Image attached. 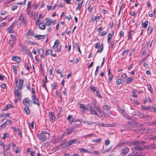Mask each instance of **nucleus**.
Instances as JSON below:
<instances>
[{
	"label": "nucleus",
	"instance_id": "40",
	"mask_svg": "<svg viewBox=\"0 0 156 156\" xmlns=\"http://www.w3.org/2000/svg\"><path fill=\"white\" fill-rule=\"evenodd\" d=\"M19 89H18V90H16L15 93L16 94V96L19 98H20V95H21V94L20 93V92L19 91Z\"/></svg>",
	"mask_w": 156,
	"mask_h": 156
},
{
	"label": "nucleus",
	"instance_id": "53",
	"mask_svg": "<svg viewBox=\"0 0 156 156\" xmlns=\"http://www.w3.org/2000/svg\"><path fill=\"white\" fill-rule=\"evenodd\" d=\"M13 68L14 70V71L15 72V74H17V70L16 68V66H13Z\"/></svg>",
	"mask_w": 156,
	"mask_h": 156
},
{
	"label": "nucleus",
	"instance_id": "39",
	"mask_svg": "<svg viewBox=\"0 0 156 156\" xmlns=\"http://www.w3.org/2000/svg\"><path fill=\"white\" fill-rule=\"evenodd\" d=\"M129 50L128 49H126V50L124 51L122 53V55H126L127 54V53L129 51Z\"/></svg>",
	"mask_w": 156,
	"mask_h": 156
},
{
	"label": "nucleus",
	"instance_id": "5",
	"mask_svg": "<svg viewBox=\"0 0 156 156\" xmlns=\"http://www.w3.org/2000/svg\"><path fill=\"white\" fill-rule=\"evenodd\" d=\"M26 19L24 18L23 16V14L22 13H21L19 16L18 20L20 21L21 23L23 25H25L27 24L26 22Z\"/></svg>",
	"mask_w": 156,
	"mask_h": 156
},
{
	"label": "nucleus",
	"instance_id": "3",
	"mask_svg": "<svg viewBox=\"0 0 156 156\" xmlns=\"http://www.w3.org/2000/svg\"><path fill=\"white\" fill-rule=\"evenodd\" d=\"M32 98L34 104L37 105L38 106L40 105V103L39 99L35 94H33L32 96Z\"/></svg>",
	"mask_w": 156,
	"mask_h": 156
},
{
	"label": "nucleus",
	"instance_id": "56",
	"mask_svg": "<svg viewBox=\"0 0 156 156\" xmlns=\"http://www.w3.org/2000/svg\"><path fill=\"white\" fill-rule=\"evenodd\" d=\"M119 35L120 36V37H123L124 36V32L121 31L119 33Z\"/></svg>",
	"mask_w": 156,
	"mask_h": 156
},
{
	"label": "nucleus",
	"instance_id": "46",
	"mask_svg": "<svg viewBox=\"0 0 156 156\" xmlns=\"http://www.w3.org/2000/svg\"><path fill=\"white\" fill-rule=\"evenodd\" d=\"M25 67L29 71L30 69L31 68V67H29L28 64L27 63H25Z\"/></svg>",
	"mask_w": 156,
	"mask_h": 156
},
{
	"label": "nucleus",
	"instance_id": "44",
	"mask_svg": "<svg viewBox=\"0 0 156 156\" xmlns=\"http://www.w3.org/2000/svg\"><path fill=\"white\" fill-rule=\"evenodd\" d=\"M100 68V66H98L96 67V70L95 72L94 75L95 76H96L97 75L98 72H99V69Z\"/></svg>",
	"mask_w": 156,
	"mask_h": 156
},
{
	"label": "nucleus",
	"instance_id": "20",
	"mask_svg": "<svg viewBox=\"0 0 156 156\" xmlns=\"http://www.w3.org/2000/svg\"><path fill=\"white\" fill-rule=\"evenodd\" d=\"M122 114L124 117L125 118L127 119H131V117H130V116H129L128 115H127V114H126L125 112L124 111H123L122 112Z\"/></svg>",
	"mask_w": 156,
	"mask_h": 156
},
{
	"label": "nucleus",
	"instance_id": "34",
	"mask_svg": "<svg viewBox=\"0 0 156 156\" xmlns=\"http://www.w3.org/2000/svg\"><path fill=\"white\" fill-rule=\"evenodd\" d=\"M147 87L148 90L150 92L152 93L153 91V90L151 86L150 85L147 84Z\"/></svg>",
	"mask_w": 156,
	"mask_h": 156
},
{
	"label": "nucleus",
	"instance_id": "54",
	"mask_svg": "<svg viewBox=\"0 0 156 156\" xmlns=\"http://www.w3.org/2000/svg\"><path fill=\"white\" fill-rule=\"evenodd\" d=\"M127 123L130 126L134 125V124L135 123V122L131 121H128Z\"/></svg>",
	"mask_w": 156,
	"mask_h": 156
},
{
	"label": "nucleus",
	"instance_id": "25",
	"mask_svg": "<svg viewBox=\"0 0 156 156\" xmlns=\"http://www.w3.org/2000/svg\"><path fill=\"white\" fill-rule=\"evenodd\" d=\"M101 139L100 138L98 139H94L92 140V142L93 143H99L101 142Z\"/></svg>",
	"mask_w": 156,
	"mask_h": 156
},
{
	"label": "nucleus",
	"instance_id": "42",
	"mask_svg": "<svg viewBox=\"0 0 156 156\" xmlns=\"http://www.w3.org/2000/svg\"><path fill=\"white\" fill-rule=\"evenodd\" d=\"M18 7V6L16 5H13L11 7V9L14 11Z\"/></svg>",
	"mask_w": 156,
	"mask_h": 156
},
{
	"label": "nucleus",
	"instance_id": "57",
	"mask_svg": "<svg viewBox=\"0 0 156 156\" xmlns=\"http://www.w3.org/2000/svg\"><path fill=\"white\" fill-rule=\"evenodd\" d=\"M106 34H107V32L106 31H103L100 34V36H103L104 35Z\"/></svg>",
	"mask_w": 156,
	"mask_h": 156
},
{
	"label": "nucleus",
	"instance_id": "15",
	"mask_svg": "<svg viewBox=\"0 0 156 156\" xmlns=\"http://www.w3.org/2000/svg\"><path fill=\"white\" fill-rule=\"evenodd\" d=\"M12 59L13 61H15L19 63L21 62V60L20 58L18 56H13L12 57Z\"/></svg>",
	"mask_w": 156,
	"mask_h": 156
},
{
	"label": "nucleus",
	"instance_id": "48",
	"mask_svg": "<svg viewBox=\"0 0 156 156\" xmlns=\"http://www.w3.org/2000/svg\"><path fill=\"white\" fill-rule=\"evenodd\" d=\"M133 32V31L131 30L130 31H129L128 32V39H131L132 38V37L131 36V34L132 32Z\"/></svg>",
	"mask_w": 156,
	"mask_h": 156
},
{
	"label": "nucleus",
	"instance_id": "4",
	"mask_svg": "<svg viewBox=\"0 0 156 156\" xmlns=\"http://www.w3.org/2000/svg\"><path fill=\"white\" fill-rule=\"evenodd\" d=\"M87 106L89 108V112L90 114L93 115H95L98 117H100L99 115L97 113L95 109L93 108L91 105H87Z\"/></svg>",
	"mask_w": 156,
	"mask_h": 156
},
{
	"label": "nucleus",
	"instance_id": "35",
	"mask_svg": "<svg viewBox=\"0 0 156 156\" xmlns=\"http://www.w3.org/2000/svg\"><path fill=\"white\" fill-rule=\"evenodd\" d=\"M62 145V144L59 145L58 146L55 147H54V150H55V151L57 150H58L60 148Z\"/></svg>",
	"mask_w": 156,
	"mask_h": 156
},
{
	"label": "nucleus",
	"instance_id": "21",
	"mask_svg": "<svg viewBox=\"0 0 156 156\" xmlns=\"http://www.w3.org/2000/svg\"><path fill=\"white\" fill-rule=\"evenodd\" d=\"M83 123L85 124L86 125H92L93 124H95L96 123L95 122H91V121H88L86 120L84 121L83 122Z\"/></svg>",
	"mask_w": 156,
	"mask_h": 156
},
{
	"label": "nucleus",
	"instance_id": "51",
	"mask_svg": "<svg viewBox=\"0 0 156 156\" xmlns=\"http://www.w3.org/2000/svg\"><path fill=\"white\" fill-rule=\"evenodd\" d=\"M96 94L97 95V96L99 98H102V97L100 95V94L98 91H96Z\"/></svg>",
	"mask_w": 156,
	"mask_h": 156
},
{
	"label": "nucleus",
	"instance_id": "43",
	"mask_svg": "<svg viewBox=\"0 0 156 156\" xmlns=\"http://www.w3.org/2000/svg\"><path fill=\"white\" fill-rule=\"evenodd\" d=\"M11 39H12V42H14L16 40V37L15 35H11Z\"/></svg>",
	"mask_w": 156,
	"mask_h": 156
},
{
	"label": "nucleus",
	"instance_id": "29",
	"mask_svg": "<svg viewBox=\"0 0 156 156\" xmlns=\"http://www.w3.org/2000/svg\"><path fill=\"white\" fill-rule=\"evenodd\" d=\"M152 28L151 26H149L147 29V33L148 34H151L152 31Z\"/></svg>",
	"mask_w": 156,
	"mask_h": 156
},
{
	"label": "nucleus",
	"instance_id": "23",
	"mask_svg": "<svg viewBox=\"0 0 156 156\" xmlns=\"http://www.w3.org/2000/svg\"><path fill=\"white\" fill-rule=\"evenodd\" d=\"M28 107V106H26L24 108L26 114L27 115H29L30 113V110Z\"/></svg>",
	"mask_w": 156,
	"mask_h": 156
},
{
	"label": "nucleus",
	"instance_id": "24",
	"mask_svg": "<svg viewBox=\"0 0 156 156\" xmlns=\"http://www.w3.org/2000/svg\"><path fill=\"white\" fill-rule=\"evenodd\" d=\"M73 132V130L71 129H68L66 132H65L63 134L62 136H67L69 134H70Z\"/></svg>",
	"mask_w": 156,
	"mask_h": 156
},
{
	"label": "nucleus",
	"instance_id": "18",
	"mask_svg": "<svg viewBox=\"0 0 156 156\" xmlns=\"http://www.w3.org/2000/svg\"><path fill=\"white\" fill-rule=\"evenodd\" d=\"M112 37V34L111 33L108 34V43L109 44L111 43V39Z\"/></svg>",
	"mask_w": 156,
	"mask_h": 156
},
{
	"label": "nucleus",
	"instance_id": "58",
	"mask_svg": "<svg viewBox=\"0 0 156 156\" xmlns=\"http://www.w3.org/2000/svg\"><path fill=\"white\" fill-rule=\"evenodd\" d=\"M71 16L70 14H69V15H66L65 16V18L69 20L71 18Z\"/></svg>",
	"mask_w": 156,
	"mask_h": 156
},
{
	"label": "nucleus",
	"instance_id": "17",
	"mask_svg": "<svg viewBox=\"0 0 156 156\" xmlns=\"http://www.w3.org/2000/svg\"><path fill=\"white\" fill-rule=\"evenodd\" d=\"M59 44V41L58 40H57L55 42L54 46L52 47L53 49H55Z\"/></svg>",
	"mask_w": 156,
	"mask_h": 156
},
{
	"label": "nucleus",
	"instance_id": "64",
	"mask_svg": "<svg viewBox=\"0 0 156 156\" xmlns=\"http://www.w3.org/2000/svg\"><path fill=\"white\" fill-rule=\"evenodd\" d=\"M47 7L48 11H50L51 9H53V7L51 5L50 6L48 5L47 6Z\"/></svg>",
	"mask_w": 156,
	"mask_h": 156
},
{
	"label": "nucleus",
	"instance_id": "37",
	"mask_svg": "<svg viewBox=\"0 0 156 156\" xmlns=\"http://www.w3.org/2000/svg\"><path fill=\"white\" fill-rule=\"evenodd\" d=\"M8 125V123H7V122L5 121L4 123H3L2 124L1 126V127L3 129L6 126Z\"/></svg>",
	"mask_w": 156,
	"mask_h": 156
},
{
	"label": "nucleus",
	"instance_id": "61",
	"mask_svg": "<svg viewBox=\"0 0 156 156\" xmlns=\"http://www.w3.org/2000/svg\"><path fill=\"white\" fill-rule=\"evenodd\" d=\"M38 51L39 52V54H44L43 50L41 48H39Z\"/></svg>",
	"mask_w": 156,
	"mask_h": 156
},
{
	"label": "nucleus",
	"instance_id": "6",
	"mask_svg": "<svg viewBox=\"0 0 156 156\" xmlns=\"http://www.w3.org/2000/svg\"><path fill=\"white\" fill-rule=\"evenodd\" d=\"M129 151V148L127 147H125L121 150V154L122 156H124L125 155H126Z\"/></svg>",
	"mask_w": 156,
	"mask_h": 156
},
{
	"label": "nucleus",
	"instance_id": "55",
	"mask_svg": "<svg viewBox=\"0 0 156 156\" xmlns=\"http://www.w3.org/2000/svg\"><path fill=\"white\" fill-rule=\"evenodd\" d=\"M101 45L100 44V42L97 43L95 46V48H98L99 47H100Z\"/></svg>",
	"mask_w": 156,
	"mask_h": 156
},
{
	"label": "nucleus",
	"instance_id": "31",
	"mask_svg": "<svg viewBox=\"0 0 156 156\" xmlns=\"http://www.w3.org/2000/svg\"><path fill=\"white\" fill-rule=\"evenodd\" d=\"M133 80V79L131 77H129L126 80V82L127 83H129L131 82Z\"/></svg>",
	"mask_w": 156,
	"mask_h": 156
},
{
	"label": "nucleus",
	"instance_id": "63",
	"mask_svg": "<svg viewBox=\"0 0 156 156\" xmlns=\"http://www.w3.org/2000/svg\"><path fill=\"white\" fill-rule=\"evenodd\" d=\"M30 155L31 156H34L35 155V152L33 151H30Z\"/></svg>",
	"mask_w": 156,
	"mask_h": 156
},
{
	"label": "nucleus",
	"instance_id": "62",
	"mask_svg": "<svg viewBox=\"0 0 156 156\" xmlns=\"http://www.w3.org/2000/svg\"><path fill=\"white\" fill-rule=\"evenodd\" d=\"M110 141L109 140H105V144L107 146V145H108L110 144Z\"/></svg>",
	"mask_w": 156,
	"mask_h": 156
},
{
	"label": "nucleus",
	"instance_id": "16",
	"mask_svg": "<svg viewBox=\"0 0 156 156\" xmlns=\"http://www.w3.org/2000/svg\"><path fill=\"white\" fill-rule=\"evenodd\" d=\"M34 37H35L37 40H39L43 39L45 37L44 35H33Z\"/></svg>",
	"mask_w": 156,
	"mask_h": 156
},
{
	"label": "nucleus",
	"instance_id": "47",
	"mask_svg": "<svg viewBox=\"0 0 156 156\" xmlns=\"http://www.w3.org/2000/svg\"><path fill=\"white\" fill-rule=\"evenodd\" d=\"M13 42H12V41L11 40L9 41L8 42V43L9 44V47L11 48H12L13 47Z\"/></svg>",
	"mask_w": 156,
	"mask_h": 156
},
{
	"label": "nucleus",
	"instance_id": "19",
	"mask_svg": "<svg viewBox=\"0 0 156 156\" xmlns=\"http://www.w3.org/2000/svg\"><path fill=\"white\" fill-rule=\"evenodd\" d=\"M24 82V80L20 79L19 80V89L22 90V85Z\"/></svg>",
	"mask_w": 156,
	"mask_h": 156
},
{
	"label": "nucleus",
	"instance_id": "30",
	"mask_svg": "<svg viewBox=\"0 0 156 156\" xmlns=\"http://www.w3.org/2000/svg\"><path fill=\"white\" fill-rule=\"evenodd\" d=\"M83 0L82 2L80 4H79L78 5L76 9V10H80V9L82 8V6L83 3Z\"/></svg>",
	"mask_w": 156,
	"mask_h": 156
},
{
	"label": "nucleus",
	"instance_id": "59",
	"mask_svg": "<svg viewBox=\"0 0 156 156\" xmlns=\"http://www.w3.org/2000/svg\"><path fill=\"white\" fill-rule=\"evenodd\" d=\"M53 68L52 67L50 69H49V74L50 75H52L53 74Z\"/></svg>",
	"mask_w": 156,
	"mask_h": 156
},
{
	"label": "nucleus",
	"instance_id": "32",
	"mask_svg": "<svg viewBox=\"0 0 156 156\" xmlns=\"http://www.w3.org/2000/svg\"><path fill=\"white\" fill-rule=\"evenodd\" d=\"M52 51L50 49H47L46 51V55H49L52 53Z\"/></svg>",
	"mask_w": 156,
	"mask_h": 156
},
{
	"label": "nucleus",
	"instance_id": "8",
	"mask_svg": "<svg viewBox=\"0 0 156 156\" xmlns=\"http://www.w3.org/2000/svg\"><path fill=\"white\" fill-rule=\"evenodd\" d=\"M80 143V141L78 140V139H75L73 140L69 141L67 143V145L66 147H67L75 143Z\"/></svg>",
	"mask_w": 156,
	"mask_h": 156
},
{
	"label": "nucleus",
	"instance_id": "38",
	"mask_svg": "<svg viewBox=\"0 0 156 156\" xmlns=\"http://www.w3.org/2000/svg\"><path fill=\"white\" fill-rule=\"evenodd\" d=\"M12 106V105H10V104H8V105H7L6 107L4 108L3 110H7L11 108Z\"/></svg>",
	"mask_w": 156,
	"mask_h": 156
},
{
	"label": "nucleus",
	"instance_id": "36",
	"mask_svg": "<svg viewBox=\"0 0 156 156\" xmlns=\"http://www.w3.org/2000/svg\"><path fill=\"white\" fill-rule=\"evenodd\" d=\"M103 108L104 109H105L106 110H108L110 108V107L108 105L105 104L104 105Z\"/></svg>",
	"mask_w": 156,
	"mask_h": 156
},
{
	"label": "nucleus",
	"instance_id": "52",
	"mask_svg": "<svg viewBox=\"0 0 156 156\" xmlns=\"http://www.w3.org/2000/svg\"><path fill=\"white\" fill-rule=\"evenodd\" d=\"M34 122L33 121H32L31 122L29 123V125L31 126L32 128H34Z\"/></svg>",
	"mask_w": 156,
	"mask_h": 156
},
{
	"label": "nucleus",
	"instance_id": "7",
	"mask_svg": "<svg viewBox=\"0 0 156 156\" xmlns=\"http://www.w3.org/2000/svg\"><path fill=\"white\" fill-rule=\"evenodd\" d=\"M15 26V23H12L6 29L8 33H13V28Z\"/></svg>",
	"mask_w": 156,
	"mask_h": 156
},
{
	"label": "nucleus",
	"instance_id": "50",
	"mask_svg": "<svg viewBox=\"0 0 156 156\" xmlns=\"http://www.w3.org/2000/svg\"><path fill=\"white\" fill-rule=\"evenodd\" d=\"M136 90H133L132 91V93L133 94V97L135 98L137 97V95L136 94Z\"/></svg>",
	"mask_w": 156,
	"mask_h": 156
},
{
	"label": "nucleus",
	"instance_id": "26",
	"mask_svg": "<svg viewBox=\"0 0 156 156\" xmlns=\"http://www.w3.org/2000/svg\"><path fill=\"white\" fill-rule=\"evenodd\" d=\"M104 48V46L102 44H101L100 48L98 49L97 51V52H99V53H101L102 52Z\"/></svg>",
	"mask_w": 156,
	"mask_h": 156
},
{
	"label": "nucleus",
	"instance_id": "22",
	"mask_svg": "<svg viewBox=\"0 0 156 156\" xmlns=\"http://www.w3.org/2000/svg\"><path fill=\"white\" fill-rule=\"evenodd\" d=\"M80 152H82L83 151L85 153H91L92 152H91L90 151L88 150L87 149H85L83 148H81L80 149Z\"/></svg>",
	"mask_w": 156,
	"mask_h": 156
},
{
	"label": "nucleus",
	"instance_id": "49",
	"mask_svg": "<svg viewBox=\"0 0 156 156\" xmlns=\"http://www.w3.org/2000/svg\"><path fill=\"white\" fill-rule=\"evenodd\" d=\"M4 147H5V148L6 149V150L8 151L9 150V149L11 148V145L10 144H9L8 145H6L5 146H3Z\"/></svg>",
	"mask_w": 156,
	"mask_h": 156
},
{
	"label": "nucleus",
	"instance_id": "1",
	"mask_svg": "<svg viewBox=\"0 0 156 156\" xmlns=\"http://www.w3.org/2000/svg\"><path fill=\"white\" fill-rule=\"evenodd\" d=\"M50 135L49 133L46 131H42L40 134H37L38 138L41 141H44L48 140Z\"/></svg>",
	"mask_w": 156,
	"mask_h": 156
},
{
	"label": "nucleus",
	"instance_id": "11",
	"mask_svg": "<svg viewBox=\"0 0 156 156\" xmlns=\"http://www.w3.org/2000/svg\"><path fill=\"white\" fill-rule=\"evenodd\" d=\"M39 28L42 30H44L46 28V25L45 23L43 22V21L41 23L39 24Z\"/></svg>",
	"mask_w": 156,
	"mask_h": 156
},
{
	"label": "nucleus",
	"instance_id": "27",
	"mask_svg": "<svg viewBox=\"0 0 156 156\" xmlns=\"http://www.w3.org/2000/svg\"><path fill=\"white\" fill-rule=\"evenodd\" d=\"M33 34L34 32L31 29H30L28 31L27 34L29 36H33V35H34Z\"/></svg>",
	"mask_w": 156,
	"mask_h": 156
},
{
	"label": "nucleus",
	"instance_id": "2",
	"mask_svg": "<svg viewBox=\"0 0 156 156\" xmlns=\"http://www.w3.org/2000/svg\"><path fill=\"white\" fill-rule=\"evenodd\" d=\"M146 141H142L141 140L134 141L133 142V144L137 145L135 147L137 150H143L144 148V145L146 143Z\"/></svg>",
	"mask_w": 156,
	"mask_h": 156
},
{
	"label": "nucleus",
	"instance_id": "12",
	"mask_svg": "<svg viewBox=\"0 0 156 156\" xmlns=\"http://www.w3.org/2000/svg\"><path fill=\"white\" fill-rule=\"evenodd\" d=\"M141 108L143 110H149L150 111H152L151 108H152V106H149L148 107L144 105L141 106Z\"/></svg>",
	"mask_w": 156,
	"mask_h": 156
},
{
	"label": "nucleus",
	"instance_id": "10",
	"mask_svg": "<svg viewBox=\"0 0 156 156\" xmlns=\"http://www.w3.org/2000/svg\"><path fill=\"white\" fill-rule=\"evenodd\" d=\"M49 116L50 120L51 122H54L55 121V117L53 112H50L49 113Z\"/></svg>",
	"mask_w": 156,
	"mask_h": 156
},
{
	"label": "nucleus",
	"instance_id": "41",
	"mask_svg": "<svg viewBox=\"0 0 156 156\" xmlns=\"http://www.w3.org/2000/svg\"><path fill=\"white\" fill-rule=\"evenodd\" d=\"M155 131V129H149L148 128L147 130V133H151L154 132Z\"/></svg>",
	"mask_w": 156,
	"mask_h": 156
},
{
	"label": "nucleus",
	"instance_id": "9",
	"mask_svg": "<svg viewBox=\"0 0 156 156\" xmlns=\"http://www.w3.org/2000/svg\"><path fill=\"white\" fill-rule=\"evenodd\" d=\"M30 100L27 98H25L23 100V104L26 106H30Z\"/></svg>",
	"mask_w": 156,
	"mask_h": 156
},
{
	"label": "nucleus",
	"instance_id": "33",
	"mask_svg": "<svg viewBox=\"0 0 156 156\" xmlns=\"http://www.w3.org/2000/svg\"><path fill=\"white\" fill-rule=\"evenodd\" d=\"M51 87L52 89H55L57 86V84L56 83H54L51 84Z\"/></svg>",
	"mask_w": 156,
	"mask_h": 156
},
{
	"label": "nucleus",
	"instance_id": "60",
	"mask_svg": "<svg viewBox=\"0 0 156 156\" xmlns=\"http://www.w3.org/2000/svg\"><path fill=\"white\" fill-rule=\"evenodd\" d=\"M90 88L91 90L93 92H94L96 90L95 87L93 86H90Z\"/></svg>",
	"mask_w": 156,
	"mask_h": 156
},
{
	"label": "nucleus",
	"instance_id": "14",
	"mask_svg": "<svg viewBox=\"0 0 156 156\" xmlns=\"http://www.w3.org/2000/svg\"><path fill=\"white\" fill-rule=\"evenodd\" d=\"M46 20V24L47 26H49L52 23V20L50 19L46 18L45 19Z\"/></svg>",
	"mask_w": 156,
	"mask_h": 156
},
{
	"label": "nucleus",
	"instance_id": "45",
	"mask_svg": "<svg viewBox=\"0 0 156 156\" xmlns=\"http://www.w3.org/2000/svg\"><path fill=\"white\" fill-rule=\"evenodd\" d=\"M56 95L58 97H60L61 100L62 99V95H60L59 93L58 92V90H56Z\"/></svg>",
	"mask_w": 156,
	"mask_h": 156
},
{
	"label": "nucleus",
	"instance_id": "13",
	"mask_svg": "<svg viewBox=\"0 0 156 156\" xmlns=\"http://www.w3.org/2000/svg\"><path fill=\"white\" fill-rule=\"evenodd\" d=\"M125 82V80L123 79H118L116 80V83L118 85L123 84Z\"/></svg>",
	"mask_w": 156,
	"mask_h": 156
},
{
	"label": "nucleus",
	"instance_id": "28",
	"mask_svg": "<svg viewBox=\"0 0 156 156\" xmlns=\"http://www.w3.org/2000/svg\"><path fill=\"white\" fill-rule=\"evenodd\" d=\"M148 22L147 21H146L145 22L143 23L142 24V27L144 29L146 28L147 27Z\"/></svg>",
	"mask_w": 156,
	"mask_h": 156
}]
</instances>
